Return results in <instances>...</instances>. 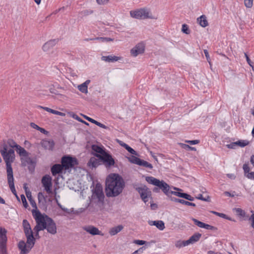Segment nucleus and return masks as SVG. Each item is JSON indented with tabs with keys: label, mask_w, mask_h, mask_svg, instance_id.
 Listing matches in <instances>:
<instances>
[{
	"label": "nucleus",
	"mask_w": 254,
	"mask_h": 254,
	"mask_svg": "<svg viewBox=\"0 0 254 254\" xmlns=\"http://www.w3.org/2000/svg\"><path fill=\"white\" fill-rule=\"evenodd\" d=\"M125 184L123 179L118 174L109 175L106 180V193L108 197H116L122 193Z\"/></svg>",
	"instance_id": "obj_1"
},
{
	"label": "nucleus",
	"mask_w": 254,
	"mask_h": 254,
	"mask_svg": "<svg viewBox=\"0 0 254 254\" xmlns=\"http://www.w3.org/2000/svg\"><path fill=\"white\" fill-rule=\"evenodd\" d=\"M22 225L27 241L26 243L24 241H20L18 244V247L20 250V254H27L34 246L35 238L34 237L30 224L27 220H23Z\"/></svg>",
	"instance_id": "obj_2"
},
{
	"label": "nucleus",
	"mask_w": 254,
	"mask_h": 254,
	"mask_svg": "<svg viewBox=\"0 0 254 254\" xmlns=\"http://www.w3.org/2000/svg\"><path fill=\"white\" fill-rule=\"evenodd\" d=\"M0 152L6 164L7 174L13 173L11 164L15 158L14 150L12 148H8L5 144H1Z\"/></svg>",
	"instance_id": "obj_3"
},
{
	"label": "nucleus",
	"mask_w": 254,
	"mask_h": 254,
	"mask_svg": "<svg viewBox=\"0 0 254 254\" xmlns=\"http://www.w3.org/2000/svg\"><path fill=\"white\" fill-rule=\"evenodd\" d=\"M46 229L48 233L55 235L57 233V226L54 220L50 217L46 216V218L39 226H35L34 231L36 233L35 236H38L40 231Z\"/></svg>",
	"instance_id": "obj_4"
},
{
	"label": "nucleus",
	"mask_w": 254,
	"mask_h": 254,
	"mask_svg": "<svg viewBox=\"0 0 254 254\" xmlns=\"http://www.w3.org/2000/svg\"><path fill=\"white\" fill-rule=\"evenodd\" d=\"M20 157L21 164L23 166H28L29 171H33L35 168L36 160L29 157V153L23 148L17 153Z\"/></svg>",
	"instance_id": "obj_5"
},
{
	"label": "nucleus",
	"mask_w": 254,
	"mask_h": 254,
	"mask_svg": "<svg viewBox=\"0 0 254 254\" xmlns=\"http://www.w3.org/2000/svg\"><path fill=\"white\" fill-rule=\"evenodd\" d=\"M145 180L149 184L158 187L166 195H167L170 198L171 196L170 195V187L167 183L163 180L160 181L159 180L152 176L146 177Z\"/></svg>",
	"instance_id": "obj_6"
},
{
	"label": "nucleus",
	"mask_w": 254,
	"mask_h": 254,
	"mask_svg": "<svg viewBox=\"0 0 254 254\" xmlns=\"http://www.w3.org/2000/svg\"><path fill=\"white\" fill-rule=\"evenodd\" d=\"M104 198L105 195L103 191L102 186L100 184H97L92 190L91 202L102 204L104 202Z\"/></svg>",
	"instance_id": "obj_7"
},
{
	"label": "nucleus",
	"mask_w": 254,
	"mask_h": 254,
	"mask_svg": "<svg viewBox=\"0 0 254 254\" xmlns=\"http://www.w3.org/2000/svg\"><path fill=\"white\" fill-rule=\"evenodd\" d=\"M131 17L138 19H152L150 11L146 8H142L134 10H131L129 12Z\"/></svg>",
	"instance_id": "obj_8"
},
{
	"label": "nucleus",
	"mask_w": 254,
	"mask_h": 254,
	"mask_svg": "<svg viewBox=\"0 0 254 254\" xmlns=\"http://www.w3.org/2000/svg\"><path fill=\"white\" fill-rule=\"evenodd\" d=\"M136 190L140 194L142 200L145 203H146L149 199L151 197V192L148 188L145 186H143L137 188Z\"/></svg>",
	"instance_id": "obj_9"
},
{
	"label": "nucleus",
	"mask_w": 254,
	"mask_h": 254,
	"mask_svg": "<svg viewBox=\"0 0 254 254\" xmlns=\"http://www.w3.org/2000/svg\"><path fill=\"white\" fill-rule=\"evenodd\" d=\"M96 157L99 158L106 167H110L115 164V161L112 156L106 152L102 155H96Z\"/></svg>",
	"instance_id": "obj_10"
},
{
	"label": "nucleus",
	"mask_w": 254,
	"mask_h": 254,
	"mask_svg": "<svg viewBox=\"0 0 254 254\" xmlns=\"http://www.w3.org/2000/svg\"><path fill=\"white\" fill-rule=\"evenodd\" d=\"M62 165L65 169L72 168L77 164V160L75 158L69 156H64L62 158Z\"/></svg>",
	"instance_id": "obj_11"
},
{
	"label": "nucleus",
	"mask_w": 254,
	"mask_h": 254,
	"mask_svg": "<svg viewBox=\"0 0 254 254\" xmlns=\"http://www.w3.org/2000/svg\"><path fill=\"white\" fill-rule=\"evenodd\" d=\"M52 177L49 175H46L44 176L41 180V183L43 185V187L44 188V190L48 194H51L52 193Z\"/></svg>",
	"instance_id": "obj_12"
},
{
	"label": "nucleus",
	"mask_w": 254,
	"mask_h": 254,
	"mask_svg": "<svg viewBox=\"0 0 254 254\" xmlns=\"http://www.w3.org/2000/svg\"><path fill=\"white\" fill-rule=\"evenodd\" d=\"M145 46L143 43L137 44L134 47L130 50V53L133 57H136L144 52Z\"/></svg>",
	"instance_id": "obj_13"
},
{
	"label": "nucleus",
	"mask_w": 254,
	"mask_h": 254,
	"mask_svg": "<svg viewBox=\"0 0 254 254\" xmlns=\"http://www.w3.org/2000/svg\"><path fill=\"white\" fill-rule=\"evenodd\" d=\"M191 220L193 221L195 225L197 226L198 227L201 228H204L206 230H210L214 231H216L217 230V228L214 226H211L209 224H205L203 222H202L197 219L192 218Z\"/></svg>",
	"instance_id": "obj_14"
},
{
	"label": "nucleus",
	"mask_w": 254,
	"mask_h": 254,
	"mask_svg": "<svg viewBox=\"0 0 254 254\" xmlns=\"http://www.w3.org/2000/svg\"><path fill=\"white\" fill-rule=\"evenodd\" d=\"M33 215L36 222V225L35 226H39L46 218V216L42 215L39 210H33L32 211Z\"/></svg>",
	"instance_id": "obj_15"
},
{
	"label": "nucleus",
	"mask_w": 254,
	"mask_h": 254,
	"mask_svg": "<svg viewBox=\"0 0 254 254\" xmlns=\"http://www.w3.org/2000/svg\"><path fill=\"white\" fill-rule=\"evenodd\" d=\"M7 182L9 185V187L11 192L14 194L16 198L19 199V198L17 195L16 191L15 189L14 184V178H13V173H8L7 174Z\"/></svg>",
	"instance_id": "obj_16"
},
{
	"label": "nucleus",
	"mask_w": 254,
	"mask_h": 254,
	"mask_svg": "<svg viewBox=\"0 0 254 254\" xmlns=\"http://www.w3.org/2000/svg\"><path fill=\"white\" fill-rule=\"evenodd\" d=\"M7 182L9 185V187L11 192L14 194L16 198L19 199V198L17 195L16 191L15 189L14 184V178H13V173H8L7 174Z\"/></svg>",
	"instance_id": "obj_17"
},
{
	"label": "nucleus",
	"mask_w": 254,
	"mask_h": 254,
	"mask_svg": "<svg viewBox=\"0 0 254 254\" xmlns=\"http://www.w3.org/2000/svg\"><path fill=\"white\" fill-rule=\"evenodd\" d=\"M2 144L6 145L8 148L13 149L14 148H15L17 153L19 152L20 150L23 148V147L18 145L15 141L11 139H8L6 142L4 141Z\"/></svg>",
	"instance_id": "obj_18"
},
{
	"label": "nucleus",
	"mask_w": 254,
	"mask_h": 254,
	"mask_svg": "<svg viewBox=\"0 0 254 254\" xmlns=\"http://www.w3.org/2000/svg\"><path fill=\"white\" fill-rule=\"evenodd\" d=\"M84 230L92 235L103 236V234L99 229L92 225H89L83 227Z\"/></svg>",
	"instance_id": "obj_19"
},
{
	"label": "nucleus",
	"mask_w": 254,
	"mask_h": 254,
	"mask_svg": "<svg viewBox=\"0 0 254 254\" xmlns=\"http://www.w3.org/2000/svg\"><path fill=\"white\" fill-rule=\"evenodd\" d=\"M201 236V234L199 233L194 234L188 240L186 241V244L189 245L197 242L200 240Z\"/></svg>",
	"instance_id": "obj_20"
},
{
	"label": "nucleus",
	"mask_w": 254,
	"mask_h": 254,
	"mask_svg": "<svg viewBox=\"0 0 254 254\" xmlns=\"http://www.w3.org/2000/svg\"><path fill=\"white\" fill-rule=\"evenodd\" d=\"M57 43V40L56 39L51 40L47 42L42 47L43 51L45 52L49 51Z\"/></svg>",
	"instance_id": "obj_21"
},
{
	"label": "nucleus",
	"mask_w": 254,
	"mask_h": 254,
	"mask_svg": "<svg viewBox=\"0 0 254 254\" xmlns=\"http://www.w3.org/2000/svg\"><path fill=\"white\" fill-rule=\"evenodd\" d=\"M170 200L172 201L179 202V203H180L181 204H184L186 205L195 206V204L194 203L190 202L189 201L185 200L184 199L177 198L175 197L170 196Z\"/></svg>",
	"instance_id": "obj_22"
},
{
	"label": "nucleus",
	"mask_w": 254,
	"mask_h": 254,
	"mask_svg": "<svg viewBox=\"0 0 254 254\" xmlns=\"http://www.w3.org/2000/svg\"><path fill=\"white\" fill-rule=\"evenodd\" d=\"M64 169L61 164H57L54 165L51 168V172L53 176H56L58 174L61 173Z\"/></svg>",
	"instance_id": "obj_23"
},
{
	"label": "nucleus",
	"mask_w": 254,
	"mask_h": 254,
	"mask_svg": "<svg viewBox=\"0 0 254 254\" xmlns=\"http://www.w3.org/2000/svg\"><path fill=\"white\" fill-rule=\"evenodd\" d=\"M101 160L99 158L93 157L90 159L88 165L90 167L96 168L101 164Z\"/></svg>",
	"instance_id": "obj_24"
},
{
	"label": "nucleus",
	"mask_w": 254,
	"mask_h": 254,
	"mask_svg": "<svg viewBox=\"0 0 254 254\" xmlns=\"http://www.w3.org/2000/svg\"><path fill=\"white\" fill-rule=\"evenodd\" d=\"M121 58L119 57L112 55H109L107 56H103L101 57L102 61L108 63L116 62L119 60Z\"/></svg>",
	"instance_id": "obj_25"
},
{
	"label": "nucleus",
	"mask_w": 254,
	"mask_h": 254,
	"mask_svg": "<svg viewBox=\"0 0 254 254\" xmlns=\"http://www.w3.org/2000/svg\"><path fill=\"white\" fill-rule=\"evenodd\" d=\"M149 224L155 226L159 230L161 231L165 229L164 223L161 220L151 221L149 222Z\"/></svg>",
	"instance_id": "obj_26"
},
{
	"label": "nucleus",
	"mask_w": 254,
	"mask_h": 254,
	"mask_svg": "<svg viewBox=\"0 0 254 254\" xmlns=\"http://www.w3.org/2000/svg\"><path fill=\"white\" fill-rule=\"evenodd\" d=\"M123 228L124 227L123 225H119L117 226L111 228L109 233L110 235L114 236L121 232L123 229Z\"/></svg>",
	"instance_id": "obj_27"
},
{
	"label": "nucleus",
	"mask_w": 254,
	"mask_h": 254,
	"mask_svg": "<svg viewBox=\"0 0 254 254\" xmlns=\"http://www.w3.org/2000/svg\"><path fill=\"white\" fill-rule=\"evenodd\" d=\"M197 21L199 25L202 27H205L208 24L206 17L204 15H202L197 18Z\"/></svg>",
	"instance_id": "obj_28"
},
{
	"label": "nucleus",
	"mask_w": 254,
	"mask_h": 254,
	"mask_svg": "<svg viewBox=\"0 0 254 254\" xmlns=\"http://www.w3.org/2000/svg\"><path fill=\"white\" fill-rule=\"evenodd\" d=\"M84 118L85 119H86L87 121L90 122L92 123L95 124L96 125L98 126V127H99L101 128H105V129H106L107 128V127L105 125L101 124V123L98 122L97 121H96L90 117H88L86 116H84Z\"/></svg>",
	"instance_id": "obj_29"
},
{
	"label": "nucleus",
	"mask_w": 254,
	"mask_h": 254,
	"mask_svg": "<svg viewBox=\"0 0 254 254\" xmlns=\"http://www.w3.org/2000/svg\"><path fill=\"white\" fill-rule=\"evenodd\" d=\"M92 149L94 152L98 153L96 154V155H103L106 151L103 149V148L101 147H100L97 145H93L92 146Z\"/></svg>",
	"instance_id": "obj_30"
},
{
	"label": "nucleus",
	"mask_w": 254,
	"mask_h": 254,
	"mask_svg": "<svg viewBox=\"0 0 254 254\" xmlns=\"http://www.w3.org/2000/svg\"><path fill=\"white\" fill-rule=\"evenodd\" d=\"M7 241L0 242V254H8L6 244Z\"/></svg>",
	"instance_id": "obj_31"
},
{
	"label": "nucleus",
	"mask_w": 254,
	"mask_h": 254,
	"mask_svg": "<svg viewBox=\"0 0 254 254\" xmlns=\"http://www.w3.org/2000/svg\"><path fill=\"white\" fill-rule=\"evenodd\" d=\"M7 231L5 228L0 227V242L7 241Z\"/></svg>",
	"instance_id": "obj_32"
},
{
	"label": "nucleus",
	"mask_w": 254,
	"mask_h": 254,
	"mask_svg": "<svg viewBox=\"0 0 254 254\" xmlns=\"http://www.w3.org/2000/svg\"><path fill=\"white\" fill-rule=\"evenodd\" d=\"M120 144L125 148L129 153H130L132 154L133 155H136V152L132 149L131 147H130L129 145H128L127 144L122 142L120 141Z\"/></svg>",
	"instance_id": "obj_33"
},
{
	"label": "nucleus",
	"mask_w": 254,
	"mask_h": 254,
	"mask_svg": "<svg viewBox=\"0 0 254 254\" xmlns=\"http://www.w3.org/2000/svg\"><path fill=\"white\" fill-rule=\"evenodd\" d=\"M139 166H143L145 168H147L150 169H152L153 168V166L151 164L141 159L140 160Z\"/></svg>",
	"instance_id": "obj_34"
},
{
	"label": "nucleus",
	"mask_w": 254,
	"mask_h": 254,
	"mask_svg": "<svg viewBox=\"0 0 254 254\" xmlns=\"http://www.w3.org/2000/svg\"><path fill=\"white\" fill-rule=\"evenodd\" d=\"M128 160L130 162L139 165L141 159L134 156H132L128 158Z\"/></svg>",
	"instance_id": "obj_35"
},
{
	"label": "nucleus",
	"mask_w": 254,
	"mask_h": 254,
	"mask_svg": "<svg viewBox=\"0 0 254 254\" xmlns=\"http://www.w3.org/2000/svg\"><path fill=\"white\" fill-rule=\"evenodd\" d=\"M236 145L239 146L241 147H244L249 144V141L246 140H240L236 142Z\"/></svg>",
	"instance_id": "obj_36"
},
{
	"label": "nucleus",
	"mask_w": 254,
	"mask_h": 254,
	"mask_svg": "<svg viewBox=\"0 0 254 254\" xmlns=\"http://www.w3.org/2000/svg\"><path fill=\"white\" fill-rule=\"evenodd\" d=\"M78 90L83 93H87L88 92V87L87 85H84L83 83L78 86Z\"/></svg>",
	"instance_id": "obj_37"
},
{
	"label": "nucleus",
	"mask_w": 254,
	"mask_h": 254,
	"mask_svg": "<svg viewBox=\"0 0 254 254\" xmlns=\"http://www.w3.org/2000/svg\"><path fill=\"white\" fill-rule=\"evenodd\" d=\"M187 246H188V244H186V241H178L175 244V246L179 248Z\"/></svg>",
	"instance_id": "obj_38"
},
{
	"label": "nucleus",
	"mask_w": 254,
	"mask_h": 254,
	"mask_svg": "<svg viewBox=\"0 0 254 254\" xmlns=\"http://www.w3.org/2000/svg\"><path fill=\"white\" fill-rule=\"evenodd\" d=\"M244 4L247 8H251L253 4V0H244Z\"/></svg>",
	"instance_id": "obj_39"
},
{
	"label": "nucleus",
	"mask_w": 254,
	"mask_h": 254,
	"mask_svg": "<svg viewBox=\"0 0 254 254\" xmlns=\"http://www.w3.org/2000/svg\"><path fill=\"white\" fill-rule=\"evenodd\" d=\"M170 194H174V195H175L176 196H177L178 197L183 198L184 195V193H182V192H178V191H175L170 190Z\"/></svg>",
	"instance_id": "obj_40"
},
{
	"label": "nucleus",
	"mask_w": 254,
	"mask_h": 254,
	"mask_svg": "<svg viewBox=\"0 0 254 254\" xmlns=\"http://www.w3.org/2000/svg\"><path fill=\"white\" fill-rule=\"evenodd\" d=\"M108 39V38L96 37L95 38L86 39L85 40L86 41H88L89 40H100V41H101L102 42H105Z\"/></svg>",
	"instance_id": "obj_41"
},
{
	"label": "nucleus",
	"mask_w": 254,
	"mask_h": 254,
	"mask_svg": "<svg viewBox=\"0 0 254 254\" xmlns=\"http://www.w3.org/2000/svg\"><path fill=\"white\" fill-rule=\"evenodd\" d=\"M235 211L237 213V214L242 217L245 216V212L242 210L241 208H235Z\"/></svg>",
	"instance_id": "obj_42"
},
{
	"label": "nucleus",
	"mask_w": 254,
	"mask_h": 254,
	"mask_svg": "<svg viewBox=\"0 0 254 254\" xmlns=\"http://www.w3.org/2000/svg\"><path fill=\"white\" fill-rule=\"evenodd\" d=\"M182 31L184 33L187 34L190 33V30L189 29L188 26L186 24H183L182 28Z\"/></svg>",
	"instance_id": "obj_43"
},
{
	"label": "nucleus",
	"mask_w": 254,
	"mask_h": 254,
	"mask_svg": "<svg viewBox=\"0 0 254 254\" xmlns=\"http://www.w3.org/2000/svg\"><path fill=\"white\" fill-rule=\"evenodd\" d=\"M20 197H21V199L22 202L23 203V206H24L25 208H27V206H28V204L26 201V199L25 198V195L24 194H21L20 195Z\"/></svg>",
	"instance_id": "obj_44"
},
{
	"label": "nucleus",
	"mask_w": 254,
	"mask_h": 254,
	"mask_svg": "<svg viewBox=\"0 0 254 254\" xmlns=\"http://www.w3.org/2000/svg\"><path fill=\"white\" fill-rule=\"evenodd\" d=\"M72 117L75 119V120H77L79 122H80L81 123H84V124L86 125H89V124L86 122L85 121L82 120L80 117H79L77 115L74 114L72 116Z\"/></svg>",
	"instance_id": "obj_45"
},
{
	"label": "nucleus",
	"mask_w": 254,
	"mask_h": 254,
	"mask_svg": "<svg viewBox=\"0 0 254 254\" xmlns=\"http://www.w3.org/2000/svg\"><path fill=\"white\" fill-rule=\"evenodd\" d=\"M211 213H212V214H214L218 216H219L220 217L223 218H224L226 217V214H225L224 213H219V212L214 211H211Z\"/></svg>",
	"instance_id": "obj_46"
},
{
	"label": "nucleus",
	"mask_w": 254,
	"mask_h": 254,
	"mask_svg": "<svg viewBox=\"0 0 254 254\" xmlns=\"http://www.w3.org/2000/svg\"><path fill=\"white\" fill-rule=\"evenodd\" d=\"M183 198H185L188 200H190V201L194 200V198L192 196H191L188 193H184Z\"/></svg>",
	"instance_id": "obj_47"
},
{
	"label": "nucleus",
	"mask_w": 254,
	"mask_h": 254,
	"mask_svg": "<svg viewBox=\"0 0 254 254\" xmlns=\"http://www.w3.org/2000/svg\"><path fill=\"white\" fill-rule=\"evenodd\" d=\"M56 201H57V205H58V206L60 208H61L62 210H63L64 212H67L68 213H70L69 210L67 208H64V207H63V206L59 202V201H58V200L57 199H56Z\"/></svg>",
	"instance_id": "obj_48"
},
{
	"label": "nucleus",
	"mask_w": 254,
	"mask_h": 254,
	"mask_svg": "<svg viewBox=\"0 0 254 254\" xmlns=\"http://www.w3.org/2000/svg\"><path fill=\"white\" fill-rule=\"evenodd\" d=\"M226 146L229 149H235L237 147L236 143L235 142H232L230 144H227Z\"/></svg>",
	"instance_id": "obj_49"
},
{
	"label": "nucleus",
	"mask_w": 254,
	"mask_h": 254,
	"mask_svg": "<svg viewBox=\"0 0 254 254\" xmlns=\"http://www.w3.org/2000/svg\"><path fill=\"white\" fill-rule=\"evenodd\" d=\"M133 243L138 245H143L146 243V241L143 240H136L133 241Z\"/></svg>",
	"instance_id": "obj_50"
},
{
	"label": "nucleus",
	"mask_w": 254,
	"mask_h": 254,
	"mask_svg": "<svg viewBox=\"0 0 254 254\" xmlns=\"http://www.w3.org/2000/svg\"><path fill=\"white\" fill-rule=\"evenodd\" d=\"M186 142L190 144V145H194L199 143V140H186Z\"/></svg>",
	"instance_id": "obj_51"
},
{
	"label": "nucleus",
	"mask_w": 254,
	"mask_h": 254,
	"mask_svg": "<svg viewBox=\"0 0 254 254\" xmlns=\"http://www.w3.org/2000/svg\"><path fill=\"white\" fill-rule=\"evenodd\" d=\"M49 91H50V93H51L52 94H56V95H60L61 96H64L62 94H59L58 93V91L56 89H55L54 87H51L49 88Z\"/></svg>",
	"instance_id": "obj_52"
},
{
	"label": "nucleus",
	"mask_w": 254,
	"mask_h": 254,
	"mask_svg": "<svg viewBox=\"0 0 254 254\" xmlns=\"http://www.w3.org/2000/svg\"><path fill=\"white\" fill-rule=\"evenodd\" d=\"M50 113H52L53 114L56 115H59V116H63L64 115V114L63 113L59 112L58 111H56V110H53V109H52V110H51Z\"/></svg>",
	"instance_id": "obj_53"
},
{
	"label": "nucleus",
	"mask_w": 254,
	"mask_h": 254,
	"mask_svg": "<svg viewBox=\"0 0 254 254\" xmlns=\"http://www.w3.org/2000/svg\"><path fill=\"white\" fill-rule=\"evenodd\" d=\"M243 170H244V172L245 173H247L249 172V171H250V168H249V165L248 164H244L243 165Z\"/></svg>",
	"instance_id": "obj_54"
},
{
	"label": "nucleus",
	"mask_w": 254,
	"mask_h": 254,
	"mask_svg": "<svg viewBox=\"0 0 254 254\" xmlns=\"http://www.w3.org/2000/svg\"><path fill=\"white\" fill-rule=\"evenodd\" d=\"M204 55L205 56V57H206L207 61L210 64V57H209V55L208 52L207 51V50H204Z\"/></svg>",
	"instance_id": "obj_55"
},
{
	"label": "nucleus",
	"mask_w": 254,
	"mask_h": 254,
	"mask_svg": "<svg viewBox=\"0 0 254 254\" xmlns=\"http://www.w3.org/2000/svg\"><path fill=\"white\" fill-rule=\"evenodd\" d=\"M98 4L102 5L108 2L109 0H96Z\"/></svg>",
	"instance_id": "obj_56"
},
{
	"label": "nucleus",
	"mask_w": 254,
	"mask_h": 254,
	"mask_svg": "<svg viewBox=\"0 0 254 254\" xmlns=\"http://www.w3.org/2000/svg\"><path fill=\"white\" fill-rule=\"evenodd\" d=\"M183 145H184V148L185 149H189L190 150H193V151L196 150V148L194 147H191V146H189V145L185 144H183Z\"/></svg>",
	"instance_id": "obj_57"
},
{
	"label": "nucleus",
	"mask_w": 254,
	"mask_h": 254,
	"mask_svg": "<svg viewBox=\"0 0 254 254\" xmlns=\"http://www.w3.org/2000/svg\"><path fill=\"white\" fill-rule=\"evenodd\" d=\"M249 220L251 221V226L254 229V213L252 214L249 218Z\"/></svg>",
	"instance_id": "obj_58"
},
{
	"label": "nucleus",
	"mask_w": 254,
	"mask_h": 254,
	"mask_svg": "<svg viewBox=\"0 0 254 254\" xmlns=\"http://www.w3.org/2000/svg\"><path fill=\"white\" fill-rule=\"evenodd\" d=\"M245 57L246 58V60H247V62L248 64L251 66L253 67L252 64V62H251V61L249 56L247 54V53H245Z\"/></svg>",
	"instance_id": "obj_59"
},
{
	"label": "nucleus",
	"mask_w": 254,
	"mask_h": 254,
	"mask_svg": "<svg viewBox=\"0 0 254 254\" xmlns=\"http://www.w3.org/2000/svg\"><path fill=\"white\" fill-rule=\"evenodd\" d=\"M38 108H41V109H44V110L48 112H51V110H52V109L50 108H48V107H42V106H38Z\"/></svg>",
	"instance_id": "obj_60"
},
{
	"label": "nucleus",
	"mask_w": 254,
	"mask_h": 254,
	"mask_svg": "<svg viewBox=\"0 0 254 254\" xmlns=\"http://www.w3.org/2000/svg\"><path fill=\"white\" fill-rule=\"evenodd\" d=\"M26 196L28 198V199H29V200L30 201H31L32 198V195H31V191H29V192H26Z\"/></svg>",
	"instance_id": "obj_61"
},
{
	"label": "nucleus",
	"mask_w": 254,
	"mask_h": 254,
	"mask_svg": "<svg viewBox=\"0 0 254 254\" xmlns=\"http://www.w3.org/2000/svg\"><path fill=\"white\" fill-rule=\"evenodd\" d=\"M50 144H51V146H52L53 145V142H51L49 141H44L43 142V145L44 146H46V145H50Z\"/></svg>",
	"instance_id": "obj_62"
},
{
	"label": "nucleus",
	"mask_w": 254,
	"mask_h": 254,
	"mask_svg": "<svg viewBox=\"0 0 254 254\" xmlns=\"http://www.w3.org/2000/svg\"><path fill=\"white\" fill-rule=\"evenodd\" d=\"M30 125H31V127H32L33 128L36 129L38 130L39 128H40V127L38 125H37L36 124H35V123H31Z\"/></svg>",
	"instance_id": "obj_63"
},
{
	"label": "nucleus",
	"mask_w": 254,
	"mask_h": 254,
	"mask_svg": "<svg viewBox=\"0 0 254 254\" xmlns=\"http://www.w3.org/2000/svg\"><path fill=\"white\" fill-rule=\"evenodd\" d=\"M247 177L249 179H254V172H251L248 173L247 175Z\"/></svg>",
	"instance_id": "obj_64"
}]
</instances>
